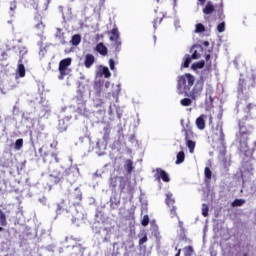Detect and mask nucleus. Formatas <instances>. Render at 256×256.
Instances as JSON below:
<instances>
[{"mask_svg": "<svg viewBox=\"0 0 256 256\" xmlns=\"http://www.w3.org/2000/svg\"><path fill=\"white\" fill-rule=\"evenodd\" d=\"M202 11L204 15H212L215 12V5H213V2L209 1Z\"/></svg>", "mask_w": 256, "mask_h": 256, "instance_id": "14", "label": "nucleus"}, {"mask_svg": "<svg viewBox=\"0 0 256 256\" xmlns=\"http://www.w3.org/2000/svg\"><path fill=\"white\" fill-rule=\"evenodd\" d=\"M217 11H218V17L220 21H223V19H225V12L223 10V0H220Z\"/></svg>", "mask_w": 256, "mask_h": 256, "instance_id": "19", "label": "nucleus"}, {"mask_svg": "<svg viewBox=\"0 0 256 256\" xmlns=\"http://www.w3.org/2000/svg\"><path fill=\"white\" fill-rule=\"evenodd\" d=\"M71 43L72 45H74V47H77V45L81 43V35L79 34L73 35L71 39Z\"/></svg>", "mask_w": 256, "mask_h": 256, "instance_id": "23", "label": "nucleus"}, {"mask_svg": "<svg viewBox=\"0 0 256 256\" xmlns=\"http://www.w3.org/2000/svg\"><path fill=\"white\" fill-rule=\"evenodd\" d=\"M191 59L197 60L201 59V55H203V46L199 44H195L190 49Z\"/></svg>", "mask_w": 256, "mask_h": 256, "instance_id": "7", "label": "nucleus"}, {"mask_svg": "<svg viewBox=\"0 0 256 256\" xmlns=\"http://www.w3.org/2000/svg\"><path fill=\"white\" fill-rule=\"evenodd\" d=\"M3 231V227L0 226V232Z\"/></svg>", "mask_w": 256, "mask_h": 256, "instance_id": "56", "label": "nucleus"}, {"mask_svg": "<svg viewBox=\"0 0 256 256\" xmlns=\"http://www.w3.org/2000/svg\"><path fill=\"white\" fill-rule=\"evenodd\" d=\"M102 87H103V84L101 82H96L94 84V89L96 91L97 97H101Z\"/></svg>", "mask_w": 256, "mask_h": 256, "instance_id": "26", "label": "nucleus"}, {"mask_svg": "<svg viewBox=\"0 0 256 256\" xmlns=\"http://www.w3.org/2000/svg\"><path fill=\"white\" fill-rule=\"evenodd\" d=\"M47 53V48H41L39 51L40 57H45V54Z\"/></svg>", "mask_w": 256, "mask_h": 256, "instance_id": "45", "label": "nucleus"}, {"mask_svg": "<svg viewBox=\"0 0 256 256\" xmlns=\"http://www.w3.org/2000/svg\"><path fill=\"white\" fill-rule=\"evenodd\" d=\"M171 209H170V215L171 217H177V207L175 206H170Z\"/></svg>", "mask_w": 256, "mask_h": 256, "instance_id": "41", "label": "nucleus"}, {"mask_svg": "<svg viewBox=\"0 0 256 256\" xmlns=\"http://www.w3.org/2000/svg\"><path fill=\"white\" fill-rule=\"evenodd\" d=\"M184 256H193V253L195 250L193 249V246H186L183 248Z\"/></svg>", "mask_w": 256, "mask_h": 256, "instance_id": "27", "label": "nucleus"}, {"mask_svg": "<svg viewBox=\"0 0 256 256\" xmlns=\"http://www.w3.org/2000/svg\"><path fill=\"white\" fill-rule=\"evenodd\" d=\"M202 215L203 217H209V205L202 204Z\"/></svg>", "mask_w": 256, "mask_h": 256, "instance_id": "36", "label": "nucleus"}, {"mask_svg": "<svg viewBox=\"0 0 256 256\" xmlns=\"http://www.w3.org/2000/svg\"><path fill=\"white\" fill-rule=\"evenodd\" d=\"M22 147H23V139H17L16 141H15V144H14V149L16 150V151H20L21 149H22Z\"/></svg>", "mask_w": 256, "mask_h": 256, "instance_id": "31", "label": "nucleus"}, {"mask_svg": "<svg viewBox=\"0 0 256 256\" xmlns=\"http://www.w3.org/2000/svg\"><path fill=\"white\" fill-rule=\"evenodd\" d=\"M119 185L120 192L123 193L127 187V180L123 176H111L109 178V186L111 189H117Z\"/></svg>", "mask_w": 256, "mask_h": 256, "instance_id": "3", "label": "nucleus"}, {"mask_svg": "<svg viewBox=\"0 0 256 256\" xmlns=\"http://www.w3.org/2000/svg\"><path fill=\"white\" fill-rule=\"evenodd\" d=\"M17 9V2H10V11H15Z\"/></svg>", "mask_w": 256, "mask_h": 256, "instance_id": "43", "label": "nucleus"}, {"mask_svg": "<svg viewBox=\"0 0 256 256\" xmlns=\"http://www.w3.org/2000/svg\"><path fill=\"white\" fill-rule=\"evenodd\" d=\"M191 103H193V101L190 98H184L180 101V105H182V107H189L191 106Z\"/></svg>", "mask_w": 256, "mask_h": 256, "instance_id": "32", "label": "nucleus"}, {"mask_svg": "<svg viewBox=\"0 0 256 256\" xmlns=\"http://www.w3.org/2000/svg\"><path fill=\"white\" fill-rule=\"evenodd\" d=\"M239 135H251V132L247 129V126L241 125L239 128Z\"/></svg>", "mask_w": 256, "mask_h": 256, "instance_id": "33", "label": "nucleus"}, {"mask_svg": "<svg viewBox=\"0 0 256 256\" xmlns=\"http://www.w3.org/2000/svg\"><path fill=\"white\" fill-rule=\"evenodd\" d=\"M102 73H103L105 79H109V77H111V72L109 71L108 67H103Z\"/></svg>", "mask_w": 256, "mask_h": 256, "instance_id": "37", "label": "nucleus"}, {"mask_svg": "<svg viewBox=\"0 0 256 256\" xmlns=\"http://www.w3.org/2000/svg\"><path fill=\"white\" fill-rule=\"evenodd\" d=\"M57 211H61V205H58Z\"/></svg>", "mask_w": 256, "mask_h": 256, "instance_id": "54", "label": "nucleus"}, {"mask_svg": "<svg viewBox=\"0 0 256 256\" xmlns=\"http://www.w3.org/2000/svg\"><path fill=\"white\" fill-rule=\"evenodd\" d=\"M242 205H245V200H243V199H235L232 202L231 207H242Z\"/></svg>", "mask_w": 256, "mask_h": 256, "instance_id": "29", "label": "nucleus"}, {"mask_svg": "<svg viewBox=\"0 0 256 256\" xmlns=\"http://www.w3.org/2000/svg\"><path fill=\"white\" fill-rule=\"evenodd\" d=\"M191 59H193V58H191V55H189V54H186L184 56L183 63H182V67L184 69H187L189 67V65H191Z\"/></svg>", "mask_w": 256, "mask_h": 256, "instance_id": "20", "label": "nucleus"}, {"mask_svg": "<svg viewBox=\"0 0 256 256\" xmlns=\"http://www.w3.org/2000/svg\"><path fill=\"white\" fill-rule=\"evenodd\" d=\"M67 175H69V169H66L63 174H61V172H54L50 174V183H52V185H58Z\"/></svg>", "mask_w": 256, "mask_h": 256, "instance_id": "5", "label": "nucleus"}, {"mask_svg": "<svg viewBox=\"0 0 256 256\" xmlns=\"http://www.w3.org/2000/svg\"><path fill=\"white\" fill-rule=\"evenodd\" d=\"M245 89H247V81L245 78H240L238 81V93H244Z\"/></svg>", "mask_w": 256, "mask_h": 256, "instance_id": "17", "label": "nucleus"}, {"mask_svg": "<svg viewBox=\"0 0 256 256\" xmlns=\"http://www.w3.org/2000/svg\"><path fill=\"white\" fill-rule=\"evenodd\" d=\"M51 157H52V159L55 160L56 163H59V157L57 156L56 153H52V154H51Z\"/></svg>", "mask_w": 256, "mask_h": 256, "instance_id": "46", "label": "nucleus"}, {"mask_svg": "<svg viewBox=\"0 0 256 256\" xmlns=\"http://www.w3.org/2000/svg\"><path fill=\"white\" fill-rule=\"evenodd\" d=\"M71 199L74 203H81V201H83V193L79 188H76L71 194Z\"/></svg>", "mask_w": 256, "mask_h": 256, "instance_id": "9", "label": "nucleus"}, {"mask_svg": "<svg viewBox=\"0 0 256 256\" xmlns=\"http://www.w3.org/2000/svg\"><path fill=\"white\" fill-rule=\"evenodd\" d=\"M55 39H58L61 45H65V43H67V41H65V32H63V29L61 28L56 29Z\"/></svg>", "mask_w": 256, "mask_h": 256, "instance_id": "13", "label": "nucleus"}, {"mask_svg": "<svg viewBox=\"0 0 256 256\" xmlns=\"http://www.w3.org/2000/svg\"><path fill=\"white\" fill-rule=\"evenodd\" d=\"M95 50L97 51V53L102 55V57L107 56V53H109V50L107 49V46H105V44H103L102 42H100L96 45Z\"/></svg>", "mask_w": 256, "mask_h": 256, "instance_id": "11", "label": "nucleus"}, {"mask_svg": "<svg viewBox=\"0 0 256 256\" xmlns=\"http://www.w3.org/2000/svg\"><path fill=\"white\" fill-rule=\"evenodd\" d=\"M156 173L154 175L155 179L158 181H164V183H169L171 181V178H169V174L167 171L163 170L162 168H156Z\"/></svg>", "mask_w": 256, "mask_h": 256, "instance_id": "6", "label": "nucleus"}, {"mask_svg": "<svg viewBox=\"0 0 256 256\" xmlns=\"http://www.w3.org/2000/svg\"><path fill=\"white\" fill-rule=\"evenodd\" d=\"M217 129H219L220 133L219 141L223 145L225 143V133H223V125H217Z\"/></svg>", "mask_w": 256, "mask_h": 256, "instance_id": "24", "label": "nucleus"}, {"mask_svg": "<svg viewBox=\"0 0 256 256\" xmlns=\"http://www.w3.org/2000/svg\"><path fill=\"white\" fill-rule=\"evenodd\" d=\"M203 67H205V60L195 62L192 64V69L194 71H197V69H203Z\"/></svg>", "mask_w": 256, "mask_h": 256, "instance_id": "25", "label": "nucleus"}, {"mask_svg": "<svg viewBox=\"0 0 256 256\" xmlns=\"http://www.w3.org/2000/svg\"><path fill=\"white\" fill-rule=\"evenodd\" d=\"M247 109L250 111V109H253V104L252 103H249L247 104Z\"/></svg>", "mask_w": 256, "mask_h": 256, "instance_id": "48", "label": "nucleus"}, {"mask_svg": "<svg viewBox=\"0 0 256 256\" xmlns=\"http://www.w3.org/2000/svg\"><path fill=\"white\" fill-rule=\"evenodd\" d=\"M205 59H206V61H209V59H211V55H210V54H207V55L205 56Z\"/></svg>", "mask_w": 256, "mask_h": 256, "instance_id": "49", "label": "nucleus"}, {"mask_svg": "<svg viewBox=\"0 0 256 256\" xmlns=\"http://www.w3.org/2000/svg\"><path fill=\"white\" fill-rule=\"evenodd\" d=\"M0 225L5 227L7 225V216H5V213L0 209Z\"/></svg>", "mask_w": 256, "mask_h": 256, "instance_id": "30", "label": "nucleus"}, {"mask_svg": "<svg viewBox=\"0 0 256 256\" xmlns=\"http://www.w3.org/2000/svg\"><path fill=\"white\" fill-rule=\"evenodd\" d=\"M202 45H203L204 47H209V41H204V42L202 43Z\"/></svg>", "mask_w": 256, "mask_h": 256, "instance_id": "47", "label": "nucleus"}, {"mask_svg": "<svg viewBox=\"0 0 256 256\" xmlns=\"http://www.w3.org/2000/svg\"><path fill=\"white\" fill-rule=\"evenodd\" d=\"M105 0H100V5H104Z\"/></svg>", "mask_w": 256, "mask_h": 256, "instance_id": "53", "label": "nucleus"}, {"mask_svg": "<svg viewBox=\"0 0 256 256\" xmlns=\"http://www.w3.org/2000/svg\"><path fill=\"white\" fill-rule=\"evenodd\" d=\"M204 173H205L206 179H211L213 173L211 172V169H209V167L205 168Z\"/></svg>", "mask_w": 256, "mask_h": 256, "instance_id": "39", "label": "nucleus"}, {"mask_svg": "<svg viewBox=\"0 0 256 256\" xmlns=\"http://www.w3.org/2000/svg\"><path fill=\"white\" fill-rule=\"evenodd\" d=\"M141 225L143 227H147V225H149V215H144L143 219L141 221Z\"/></svg>", "mask_w": 256, "mask_h": 256, "instance_id": "38", "label": "nucleus"}, {"mask_svg": "<svg viewBox=\"0 0 256 256\" xmlns=\"http://www.w3.org/2000/svg\"><path fill=\"white\" fill-rule=\"evenodd\" d=\"M180 223V227H182L183 226V222H179Z\"/></svg>", "mask_w": 256, "mask_h": 256, "instance_id": "55", "label": "nucleus"}, {"mask_svg": "<svg viewBox=\"0 0 256 256\" xmlns=\"http://www.w3.org/2000/svg\"><path fill=\"white\" fill-rule=\"evenodd\" d=\"M95 64V56L93 54H86L84 59V65L86 69H91Z\"/></svg>", "mask_w": 256, "mask_h": 256, "instance_id": "10", "label": "nucleus"}, {"mask_svg": "<svg viewBox=\"0 0 256 256\" xmlns=\"http://www.w3.org/2000/svg\"><path fill=\"white\" fill-rule=\"evenodd\" d=\"M155 19L153 20V27L156 30L158 25H161V22L163 21V19L165 18V14L164 13H157V11H155Z\"/></svg>", "mask_w": 256, "mask_h": 256, "instance_id": "12", "label": "nucleus"}, {"mask_svg": "<svg viewBox=\"0 0 256 256\" xmlns=\"http://www.w3.org/2000/svg\"><path fill=\"white\" fill-rule=\"evenodd\" d=\"M200 3H202V5H204L205 4V1H207V0H198Z\"/></svg>", "mask_w": 256, "mask_h": 256, "instance_id": "51", "label": "nucleus"}, {"mask_svg": "<svg viewBox=\"0 0 256 256\" xmlns=\"http://www.w3.org/2000/svg\"><path fill=\"white\" fill-rule=\"evenodd\" d=\"M175 250L177 251V247H175Z\"/></svg>", "mask_w": 256, "mask_h": 256, "instance_id": "57", "label": "nucleus"}, {"mask_svg": "<svg viewBox=\"0 0 256 256\" xmlns=\"http://www.w3.org/2000/svg\"><path fill=\"white\" fill-rule=\"evenodd\" d=\"M195 33H205V26L201 23L196 24Z\"/></svg>", "mask_w": 256, "mask_h": 256, "instance_id": "35", "label": "nucleus"}, {"mask_svg": "<svg viewBox=\"0 0 256 256\" xmlns=\"http://www.w3.org/2000/svg\"><path fill=\"white\" fill-rule=\"evenodd\" d=\"M247 141H249V135H240L239 143L241 146L247 147Z\"/></svg>", "mask_w": 256, "mask_h": 256, "instance_id": "28", "label": "nucleus"}, {"mask_svg": "<svg viewBox=\"0 0 256 256\" xmlns=\"http://www.w3.org/2000/svg\"><path fill=\"white\" fill-rule=\"evenodd\" d=\"M204 85L205 83L203 80H197L195 83V76L190 73H186L178 77L177 89L180 93H184L186 97H190V99L195 101L197 97H201Z\"/></svg>", "mask_w": 256, "mask_h": 256, "instance_id": "1", "label": "nucleus"}, {"mask_svg": "<svg viewBox=\"0 0 256 256\" xmlns=\"http://www.w3.org/2000/svg\"><path fill=\"white\" fill-rule=\"evenodd\" d=\"M184 133H185L186 145H187L190 153H194V151H195V141L191 140V135H193V132L189 131L187 129H184Z\"/></svg>", "mask_w": 256, "mask_h": 256, "instance_id": "8", "label": "nucleus"}, {"mask_svg": "<svg viewBox=\"0 0 256 256\" xmlns=\"http://www.w3.org/2000/svg\"><path fill=\"white\" fill-rule=\"evenodd\" d=\"M217 31L218 33H223V31H225V22H221L220 24H218Z\"/></svg>", "mask_w": 256, "mask_h": 256, "instance_id": "40", "label": "nucleus"}, {"mask_svg": "<svg viewBox=\"0 0 256 256\" xmlns=\"http://www.w3.org/2000/svg\"><path fill=\"white\" fill-rule=\"evenodd\" d=\"M124 169L127 171V173H129V175H131V173H133V160L131 159H128L125 161V164H124Z\"/></svg>", "mask_w": 256, "mask_h": 256, "instance_id": "18", "label": "nucleus"}, {"mask_svg": "<svg viewBox=\"0 0 256 256\" xmlns=\"http://www.w3.org/2000/svg\"><path fill=\"white\" fill-rule=\"evenodd\" d=\"M148 238L147 235H144L140 240H139V245H143L144 243H147Z\"/></svg>", "mask_w": 256, "mask_h": 256, "instance_id": "44", "label": "nucleus"}, {"mask_svg": "<svg viewBox=\"0 0 256 256\" xmlns=\"http://www.w3.org/2000/svg\"><path fill=\"white\" fill-rule=\"evenodd\" d=\"M175 256H181V249H178V250H177V253H176Z\"/></svg>", "mask_w": 256, "mask_h": 256, "instance_id": "50", "label": "nucleus"}, {"mask_svg": "<svg viewBox=\"0 0 256 256\" xmlns=\"http://www.w3.org/2000/svg\"><path fill=\"white\" fill-rule=\"evenodd\" d=\"M183 161H185V152L180 151L178 152L177 156H176V165H181V163H183Z\"/></svg>", "mask_w": 256, "mask_h": 256, "instance_id": "21", "label": "nucleus"}, {"mask_svg": "<svg viewBox=\"0 0 256 256\" xmlns=\"http://www.w3.org/2000/svg\"><path fill=\"white\" fill-rule=\"evenodd\" d=\"M107 35H109L113 49L116 51V53H119V51H121L122 42L121 33H119V28H117V25H114L113 29L108 31Z\"/></svg>", "mask_w": 256, "mask_h": 256, "instance_id": "2", "label": "nucleus"}, {"mask_svg": "<svg viewBox=\"0 0 256 256\" xmlns=\"http://www.w3.org/2000/svg\"><path fill=\"white\" fill-rule=\"evenodd\" d=\"M166 205H168V207L175 206V198H173V194L166 195Z\"/></svg>", "mask_w": 256, "mask_h": 256, "instance_id": "22", "label": "nucleus"}, {"mask_svg": "<svg viewBox=\"0 0 256 256\" xmlns=\"http://www.w3.org/2000/svg\"><path fill=\"white\" fill-rule=\"evenodd\" d=\"M17 73L19 77H25V65H23V57H21L18 61Z\"/></svg>", "mask_w": 256, "mask_h": 256, "instance_id": "16", "label": "nucleus"}, {"mask_svg": "<svg viewBox=\"0 0 256 256\" xmlns=\"http://www.w3.org/2000/svg\"><path fill=\"white\" fill-rule=\"evenodd\" d=\"M71 65V58H65L60 61L58 71H59V76L58 79L63 80L65 79V76L67 75V67Z\"/></svg>", "mask_w": 256, "mask_h": 256, "instance_id": "4", "label": "nucleus"}, {"mask_svg": "<svg viewBox=\"0 0 256 256\" xmlns=\"http://www.w3.org/2000/svg\"><path fill=\"white\" fill-rule=\"evenodd\" d=\"M209 121H210V123H213V116L209 117Z\"/></svg>", "mask_w": 256, "mask_h": 256, "instance_id": "52", "label": "nucleus"}, {"mask_svg": "<svg viewBox=\"0 0 256 256\" xmlns=\"http://www.w3.org/2000/svg\"><path fill=\"white\" fill-rule=\"evenodd\" d=\"M205 119H207V115H200L197 119H196V126L200 129V131H203V129H205Z\"/></svg>", "mask_w": 256, "mask_h": 256, "instance_id": "15", "label": "nucleus"}, {"mask_svg": "<svg viewBox=\"0 0 256 256\" xmlns=\"http://www.w3.org/2000/svg\"><path fill=\"white\" fill-rule=\"evenodd\" d=\"M36 29L39 31L38 35H41L45 31V24H43L41 21L36 24Z\"/></svg>", "mask_w": 256, "mask_h": 256, "instance_id": "34", "label": "nucleus"}, {"mask_svg": "<svg viewBox=\"0 0 256 256\" xmlns=\"http://www.w3.org/2000/svg\"><path fill=\"white\" fill-rule=\"evenodd\" d=\"M109 67L111 71H115V60H113V58L109 59Z\"/></svg>", "mask_w": 256, "mask_h": 256, "instance_id": "42", "label": "nucleus"}]
</instances>
